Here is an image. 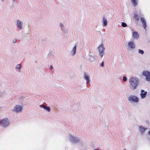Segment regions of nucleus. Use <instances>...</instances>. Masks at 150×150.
Here are the masks:
<instances>
[{"mask_svg":"<svg viewBox=\"0 0 150 150\" xmlns=\"http://www.w3.org/2000/svg\"><path fill=\"white\" fill-rule=\"evenodd\" d=\"M90 59H95L94 57H92V56L91 57H90Z\"/></svg>","mask_w":150,"mask_h":150,"instance_id":"nucleus-27","label":"nucleus"},{"mask_svg":"<svg viewBox=\"0 0 150 150\" xmlns=\"http://www.w3.org/2000/svg\"><path fill=\"white\" fill-rule=\"evenodd\" d=\"M142 74L145 77L146 81H150V72L145 71L143 72Z\"/></svg>","mask_w":150,"mask_h":150,"instance_id":"nucleus-6","label":"nucleus"},{"mask_svg":"<svg viewBox=\"0 0 150 150\" xmlns=\"http://www.w3.org/2000/svg\"><path fill=\"white\" fill-rule=\"evenodd\" d=\"M129 87L132 90L135 89L139 84L138 79L135 77H130L129 79Z\"/></svg>","mask_w":150,"mask_h":150,"instance_id":"nucleus-1","label":"nucleus"},{"mask_svg":"<svg viewBox=\"0 0 150 150\" xmlns=\"http://www.w3.org/2000/svg\"><path fill=\"white\" fill-rule=\"evenodd\" d=\"M141 20L143 26L145 29H146V21L144 18H141Z\"/></svg>","mask_w":150,"mask_h":150,"instance_id":"nucleus-16","label":"nucleus"},{"mask_svg":"<svg viewBox=\"0 0 150 150\" xmlns=\"http://www.w3.org/2000/svg\"><path fill=\"white\" fill-rule=\"evenodd\" d=\"M23 110V106L21 105H16L11 108V111L13 112L19 113H21Z\"/></svg>","mask_w":150,"mask_h":150,"instance_id":"nucleus-2","label":"nucleus"},{"mask_svg":"<svg viewBox=\"0 0 150 150\" xmlns=\"http://www.w3.org/2000/svg\"><path fill=\"white\" fill-rule=\"evenodd\" d=\"M128 100L130 102L134 103H138L139 101L138 97L135 95L130 96L128 97Z\"/></svg>","mask_w":150,"mask_h":150,"instance_id":"nucleus-5","label":"nucleus"},{"mask_svg":"<svg viewBox=\"0 0 150 150\" xmlns=\"http://www.w3.org/2000/svg\"><path fill=\"white\" fill-rule=\"evenodd\" d=\"M1 123L4 127L8 126L9 124L8 120L7 119H5L2 120Z\"/></svg>","mask_w":150,"mask_h":150,"instance_id":"nucleus-9","label":"nucleus"},{"mask_svg":"<svg viewBox=\"0 0 150 150\" xmlns=\"http://www.w3.org/2000/svg\"><path fill=\"white\" fill-rule=\"evenodd\" d=\"M139 35L136 31H134L132 33V37L134 39H137L138 38Z\"/></svg>","mask_w":150,"mask_h":150,"instance_id":"nucleus-10","label":"nucleus"},{"mask_svg":"<svg viewBox=\"0 0 150 150\" xmlns=\"http://www.w3.org/2000/svg\"><path fill=\"white\" fill-rule=\"evenodd\" d=\"M148 133L149 135H150V130L148 131Z\"/></svg>","mask_w":150,"mask_h":150,"instance_id":"nucleus-29","label":"nucleus"},{"mask_svg":"<svg viewBox=\"0 0 150 150\" xmlns=\"http://www.w3.org/2000/svg\"><path fill=\"white\" fill-rule=\"evenodd\" d=\"M67 139L69 141L74 143H77L81 141V140L79 138L70 134L68 136Z\"/></svg>","mask_w":150,"mask_h":150,"instance_id":"nucleus-3","label":"nucleus"},{"mask_svg":"<svg viewBox=\"0 0 150 150\" xmlns=\"http://www.w3.org/2000/svg\"><path fill=\"white\" fill-rule=\"evenodd\" d=\"M138 51H139V53L141 54H143L144 53L143 51L141 50H140V49Z\"/></svg>","mask_w":150,"mask_h":150,"instance_id":"nucleus-21","label":"nucleus"},{"mask_svg":"<svg viewBox=\"0 0 150 150\" xmlns=\"http://www.w3.org/2000/svg\"><path fill=\"white\" fill-rule=\"evenodd\" d=\"M139 130L141 133H143L146 129V128L142 126H139Z\"/></svg>","mask_w":150,"mask_h":150,"instance_id":"nucleus-15","label":"nucleus"},{"mask_svg":"<svg viewBox=\"0 0 150 150\" xmlns=\"http://www.w3.org/2000/svg\"><path fill=\"white\" fill-rule=\"evenodd\" d=\"M59 25L61 28H62L64 26L63 24L62 23H60L59 24Z\"/></svg>","mask_w":150,"mask_h":150,"instance_id":"nucleus-24","label":"nucleus"},{"mask_svg":"<svg viewBox=\"0 0 150 150\" xmlns=\"http://www.w3.org/2000/svg\"><path fill=\"white\" fill-rule=\"evenodd\" d=\"M132 3L134 6H136L137 4V0H131Z\"/></svg>","mask_w":150,"mask_h":150,"instance_id":"nucleus-18","label":"nucleus"},{"mask_svg":"<svg viewBox=\"0 0 150 150\" xmlns=\"http://www.w3.org/2000/svg\"><path fill=\"white\" fill-rule=\"evenodd\" d=\"M127 80V78L125 76H124L123 77V81L125 82Z\"/></svg>","mask_w":150,"mask_h":150,"instance_id":"nucleus-22","label":"nucleus"},{"mask_svg":"<svg viewBox=\"0 0 150 150\" xmlns=\"http://www.w3.org/2000/svg\"><path fill=\"white\" fill-rule=\"evenodd\" d=\"M41 107L45 110L46 111L48 112H50V109L48 107H47L44 105H42Z\"/></svg>","mask_w":150,"mask_h":150,"instance_id":"nucleus-17","label":"nucleus"},{"mask_svg":"<svg viewBox=\"0 0 150 150\" xmlns=\"http://www.w3.org/2000/svg\"><path fill=\"white\" fill-rule=\"evenodd\" d=\"M17 66H21V65H20V64H18V65H17Z\"/></svg>","mask_w":150,"mask_h":150,"instance_id":"nucleus-30","label":"nucleus"},{"mask_svg":"<svg viewBox=\"0 0 150 150\" xmlns=\"http://www.w3.org/2000/svg\"><path fill=\"white\" fill-rule=\"evenodd\" d=\"M134 18H135L136 20L138 21L139 20V18L137 15L134 14Z\"/></svg>","mask_w":150,"mask_h":150,"instance_id":"nucleus-19","label":"nucleus"},{"mask_svg":"<svg viewBox=\"0 0 150 150\" xmlns=\"http://www.w3.org/2000/svg\"><path fill=\"white\" fill-rule=\"evenodd\" d=\"M76 46L75 45L73 48L71 52V54L72 56L75 55L76 53Z\"/></svg>","mask_w":150,"mask_h":150,"instance_id":"nucleus-13","label":"nucleus"},{"mask_svg":"<svg viewBox=\"0 0 150 150\" xmlns=\"http://www.w3.org/2000/svg\"><path fill=\"white\" fill-rule=\"evenodd\" d=\"M147 91H145L144 90L142 89L140 91V96L141 99H144L147 96Z\"/></svg>","mask_w":150,"mask_h":150,"instance_id":"nucleus-7","label":"nucleus"},{"mask_svg":"<svg viewBox=\"0 0 150 150\" xmlns=\"http://www.w3.org/2000/svg\"><path fill=\"white\" fill-rule=\"evenodd\" d=\"M18 28L20 30L22 29V23L19 21H17L16 22Z\"/></svg>","mask_w":150,"mask_h":150,"instance_id":"nucleus-14","label":"nucleus"},{"mask_svg":"<svg viewBox=\"0 0 150 150\" xmlns=\"http://www.w3.org/2000/svg\"><path fill=\"white\" fill-rule=\"evenodd\" d=\"M13 0V1H15V0Z\"/></svg>","mask_w":150,"mask_h":150,"instance_id":"nucleus-32","label":"nucleus"},{"mask_svg":"<svg viewBox=\"0 0 150 150\" xmlns=\"http://www.w3.org/2000/svg\"><path fill=\"white\" fill-rule=\"evenodd\" d=\"M94 150H98L97 149H95Z\"/></svg>","mask_w":150,"mask_h":150,"instance_id":"nucleus-31","label":"nucleus"},{"mask_svg":"<svg viewBox=\"0 0 150 150\" xmlns=\"http://www.w3.org/2000/svg\"><path fill=\"white\" fill-rule=\"evenodd\" d=\"M17 40V39H14L13 40V43H15L16 42Z\"/></svg>","mask_w":150,"mask_h":150,"instance_id":"nucleus-23","label":"nucleus"},{"mask_svg":"<svg viewBox=\"0 0 150 150\" xmlns=\"http://www.w3.org/2000/svg\"><path fill=\"white\" fill-rule=\"evenodd\" d=\"M21 66H18V67H17L16 68V69H20L21 68Z\"/></svg>","mask_w":150,"mask_h":150,"instance_id":"nucleus-26","label":"nucleus"},{"mask_svg":"<svg viewBox=\"0 0 150 150\" xmlns=\"http://www.w3.org/2000/svg\"><path fill=\"white\" fill-rule=\"evenodd\" d=\"M83 78L86 80V82H89L90 81V77L89 75L86 73H85L83 75Z\"/></svg>","mask_w":150,"mask_h":150,"instance_id":"nucleus-12","label":"nucleus"},{"mask_svg":"<svg viewBox=\"0 0 150 150\" xmlns=\"http://www.w3.org/2000/svg\"><path fill=\"white\" fill-rule=\"evenodd\" d=\"M105 48L104 45L102 43L98 47V50L99 56L102 58L104 54Z\"/></svg>","mask_w":150,"mask_h":150,"instance_id":"nucleus-4","label":"nucleus"},{"mask_svg":"<svg viewBox=\"0 0 150 150\" xmlns=\"http://www.w3.org/2000/svg\"><path fill=\"white\" fill-rule=\"evenodd\" d=\"M128 48L130 50L134 49L135 48V45L134 42L133 41L129 42L127 44Z\"/></svg>","mask_w":150,"mask_h":150,"instance_id":"nucleus-8","label":"nucleus"},{"mask_svg":"<svg viewBox=\"0 0 150 150\" xmlns=\"http://www.w3.org/2000/svg\"><path fill=\"white\" fill-rule=\"evenodd\" d=\"M104 65V63L103 62H102L100 64V66H103Z\"/></svg>","mask_w":150,"mask_h":150,"instance_id":"nucleus-25","label":"nucleus"},{"mask_svg":"<svg viewBox=\"0 0 150 150\" xmlns=\"http://www.w3.org/2000/svg\"><path fill=\"white\" fill-rule=\"evenodd\" d=\"M50 68L51 69H52L53 68V66H50Z\"/></svg>","mask_w":150,"mask_h":150,"instance_id":"nucleus-28","label":"nucleus"},{"mask_svg":"<svg viewBox=\"0 0 150 150\" xmlns=\"http://www.w3.org/2000/svg\"><path fill=\"white\" fill-rule=\"evenodd\" d=\"M121 25L122 26L124 27H126L127 26V24L124 22H122Z\"/></svg>","mask_w":150,"mask_h":150,"instance_id":"nucleus-20","label":"nucleus"},{"mask_svg":"<svg viewBox=\"0 0 150 150\" xmlns=\"http://www.w3.org/2000/svg\"><path fill=\"white\" fill-rule=\"evenodd\" d=\"M102 21L103 22V27H106L108 23V22L106 18L105 17H103L102 19Z\"/></svg>","mask_w":150,"mask_h":150,"instance_id":"nucleus-11","label":"nucleus"}]
</instances>
